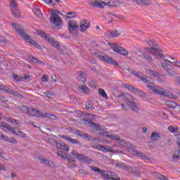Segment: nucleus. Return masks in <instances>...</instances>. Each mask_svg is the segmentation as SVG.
<instances>
[{"mask_svg":"<svg viewBox=\"0 0 180 180\" xmlns=\"http://www.w3.org/2000/svg\"><path fill=\"white\" fill-rule=\"evenodd\" d=\"M167 106H169V108H172L173 109H175V108H176V106L178 108H180L179 105H178L176 103L172 102V101H169L167 103Z\"/></svg>","mask_w":180,"mask_h":180,"instance_id":"48","label":"nucleus"},{"mask_svg":"<svg viewBox=\"0 0 180 180\" xmlns=\"http://www.w3.org/2000/svg\"><path fill=\"white\" fill-rule=\"evenodd\" d=\"M91 26V23L88 20L83 19L80 22V26L79 27V30L82 32V33H84V32H86L89 29V27Z\"/></svg>","mask_w":180,"mask_h":180,"instance_id":"12","label":"nucleus"},{"mask_svg":"<svg viewBox=\"0 0 180 180\" xmlns=\"http://www.w3.org/2000/svg\"><path fill=\"white\" fill-rule=\"evenodd\" d=\"M123 86L124 88H126L128 91H130L136 95H138V96H141V98H146V96H147V94L130 84H125L123 85Z\"/></svg>","mask_w":180,"mask_h":180,"instance_id":"9","label":"nucleus"},{"mask_svg":"<svg viewBox=\"0 0 180 180\" xmlns=\"http://www.w3.org/2000/svg\"><path fill=\"white\" fill-rule=\"evenodd\" d=\"M0 43H4V44H6V39L4 37H0Z\"/></svg>","mask_w":180,"mask_h":180,"instance_id":"63","label":"nucleus"},{"mask_svg":"<svg viewBox=\"0 0 180 180\" xmlns=\"http://www.w3.org/2000/svg\"><path fill=\"white\" fill-rule=\"evenodd\" d=\"M55 143L56 144V148H58V150H64L65 151H68L70 150V146L64 143H58L56 141Z\"/></svg>","mask_w":180,"mask_h":180,"instance_id":"23","label":"nucleus"},{"mask_svg":"<svg viewBox=\"0 0 180 180\" xmlns=\"http://www.w3.org/2000/svg\"><path fill=\"white\" fill-rule=\"evenodd\" d=\"M108 6V2H99V1H95L91 3H90V6L92 8H101V9H103L105 6Z\"/></svg>","mask_w":180,"mask_h":180,"instance_id":"16","label":"nucleus"},{"mask_svg":"<svg viewBox=\"0 0 180 180\" xmlns=\"http://www.w3.org/2000/svg\"><path fill=\"white\" fill-rule=\"evenodd\" d=\"M13 78L15 81H20L22 79V76H19L16 74H13Z\"/></svg>","mask_w":180,"mask_h":180,"instance_id":"55","label":"nucleus"},{"mask_svg":"<svg viewBox=\"0 0 180 180\" xmlns=\"http://www.w3.org/2000/svg\"><path fill=\"white\" fill-rule=\"evenodd\" d=\"M180 158V150H176L173 157H172V161L174 162H176Z\"/></svg>","mask_w":180,"mask_h":180,"instance_id":"38","label":"nucleus"},{"mask_svg":"<svg viewBox=\"0 0 180 180\" xmlns=\"http://www.w3.org/2000/svg\"><path fill=\"white\" fill-rule=\"evenodd\" d=\"M101 60L102 61H104V63H107L108 64H111L112 65H115V66L119 65V63H117L116 60H115L113 58L109 57L107 55L102 56L101 57Z\"/></svg>","mask_w":180,"mask_h":180,"instance_id":"13","label":"nucleus"},{"mask_svg":"<svg viewBox=\"0 0 180 180\" xmlns=\"http://www.w3.org/2000/svg\"><path fill=\"white\" fill-rule=\"evenodd\" d=\"M97 148L101 150V151H103L104 153H113L115 150L112 149L110 146H103L102 145H99L97 146Z\"/></svg>","mask_w":180,"mask_h":180,"instance_id":"25","label":"nucleus"},{"mask_svg":"<svg viewBox=\"0 0 180 180\" xmlns=\"http://www.w3.org/2000/svg\"><path fill=\"white\" fill-rule=\"evenodd\" d=\"M86 109H95V107H94V101H89L86 103Z\"/></svg>","mask_w":180,"mask_h":180,"instance_id":"44","label":"nucleus"},{"mask_svg":"<svg viewBox=\"0 0 180 180\" xmlns=\"http://www.w3.org/2000/svg\"><path fill=\"white\" fill-rule=\"evenodd\" d=\"M37 34H39V36L43 37L44 40H46V41H47V40H49L50 37V34H46V32L40 30H37Z\"/></svg>","mask_w":180,"mask_h":180,"instance_id":"30","label":"nucleus"},{"mask_svg":"<svg viewBox=\"0 0 180 180\" xmlns=\"http://www.w3.org/2000/svg\"><path fill=\"white\" fill-rule=\"evenodd\" d=\"M98 94L105 99H108V94H106V92L105 91V90H103V89H99Z\"/></svg>","mask_w":180,"mask_h":180,"instance_id":"45","label":"nucleus"},{"mask_svg":"<svg viewBox=\"0 0 180 180\" xmlns=\"http://www.w3.org/2000/svg\"><path fill=\"white\" fill-rule=\"evenodd\" d=\"M121 34H122V32L117 30H112L111 32H108L105 33V36H107L108 39H110V37H112V38L119 37V36Z\"/></svg>","mask_w":180,"mask_h":180,"instance_id":"21","label":"nucleus"},{"mask_svg":"<svg viewBox=\"0 0 180 180\" xmlns=\"http://www.w3.org/2000/svg\"><path fill=\"white\" fill-rule=\"evenodd\" d=\"M127 71L129 72V74H132V75H135L136 73L137 72H136V70H134L131 68H128Z\"/></svg>","mask_w":180,"mask_h":180,"instance_id":"59","label":"nucleus"},{"mask_svg":"<svg viewBox=\"0 0 180 180\" xmlns=\"http://www.w3.org/2000/svg\"><path fill=\"white\" fill-rule=\"evenodd\" d=\"M68 29L69 30V33L73 34V36H78V30H79V25L77 24V21H69L68 25Z\"/></svg>","mask_w":180,"mask_h":180,"instance_id":"7","label":"nucleus"},{"mask_svg":"<svg viewBox=\"0 0 180 180\" xmlns=\"http://www.w3.org/2000/svg\"><path fill=\"white\" fill-rule=\"evenodd\" d=\"M129 108L136 114H139V107H137V105H136V103L134 101L129 104Z\"/></svg>","mask_w":180,"mask_h":180,"instance_id":"34","label":"nucleus"},{"mask_svg":"<svg viewBox=\"0 0 180 180\" xmlns=\"http://www.w3.org/2000/svg\"><path fill=\"white\" fill-rule=\"evenodd\" d=\"M77 74L78 81L82 82V84H85L86 82V74L82 71H78Z\"/></svg>","mask_w":180,"mask_h":180,"instance_id":"18","label":"nucleus"},{"mask_svg":"<svg viewBox=\"0 0 180 180\" xmlns=\"http://www.w3.org/2000/svg\"><path fill=\"white\" fill-rule=\"evenodd\" d=\"M66 159L68 160V167L72 169L73 168L78 167V165H77V160L72 159V156H66Z\"/></svg>","mask_w":180,"mask_h":180,"instance_id":"15","label":"nucleus"},{"mask_svg":"<svg viewBox=\"0 0 180 180\" xmlns=\"http://www.w3.org/2000/svg\"><path fill=\"white\" fill-rule=\"evenodd\" d=\"M121 108H122V110H124L125 112H127V107H126V105H124V103H121Z\"/></svg>","mask_w":180,"mask_h":180,"instance_id":"64","label":"nucleus"},{"mask_svg":"<svg viewBox=\"0 0 180 180\" xmlns=\"http://www.w3.org/2000/svg\"><path fill=\"white\" fill-rule=\"evenodd\" d=\"M79 89H81L85 95H89L90 94L89 89L85 85H79Z\"/></svg>","mask_w":180,"mask_h":180,"instance_id":"35","label":"nucleus"},{"mask_svg":"<svg viewBox=\"0 0 180 180\" xmlns=\"http://www.w3.org/2000/svg\"><path fill=\"white\" fill-rule=\"evenodd\" d=\"M46 41H48V43H50V44H51L53 47L57 49V50H59L60 49V45L58 44V41H57L56 39L53 38V37H49Z\"/></svg>","mask_w":180,"mask_h":180,"instance_id":"20","label":"nucleus"},{"mask_svg":"<svg viewBox=\"0 0 180 180\" xmlns=\"http://www.w3.org/2000/svg\"><path fill=\"white\" fill-rule=\"evenodd\" d=\"M123 98H124V99H125V101H127V102L129 103V105L130 103H132L134 101H136V98H134L133 97V96H131V94H129L128 93H124Z\"/></svg>","mask_w":180,"mask_h":180,"instance_id":"28","label":"nucleus"},{"mask_svg":"<svg viewBox=\"0 0 180 180\" xmlns=\"http://www.w3.org/2000/svg\"><path fill=\"white\" fill-rule=\"evenodd\" d=\"M148 74L150 75H152L153 77H158L160 75V73L157 71L149 70L147 71Z\"/></svg>","mask_w":180,"mask_h":180,"instance_id":"50","label":"nucleus"},{"mask_svg":"<svg viewBox=\"0 0 180 180\" xmlns=\"http://www.w3.org/2000/svg\"><path fill=\"white\" fill-rule=\"evenodd\" d=\"M145 43L148 46V49L159 54H162V49L155 42L154 39H148Z\"/></svg>","mask_w":180,"mask_h":180,"instance_id":"5","label":"nucleus"},{"mask_svg":"<svg viewBox=\"0 0 180 180\" xmlns=\"http://www.w3.org/2000/svg\"><path fill=\"white\" fill-rule=\"evenodd\" d=\"M62 139H65L68 141H70V143H72V144H79L80 146H82L81 142L78 141V139H74L70 136H64L63 135Z\"/></svg>","mask_w":180,"mask_h":180,"instance_id":"27","label":"nucleus"},{"mask_svg":"<svg viewBox=\"0 0 180 180\" xmlns=\"http://www.w3.org/2000/svg\"><path fill=\"white\" fill-rule=\"evenodd\" d=\"M29 78H30V75H21V79H29Z\"/></svg>","mask_w":180,"mask_h":180,"instance_id":"61","label":"nucleus"},{"mask_svg":"<svg viewBox=\"0 0 180 180\" xmlns=\"http://www.w3.org/2000/svg\"><path fill=\"white\" fill-rule=\"evenodd\" d=\"M88 124L91 127H94V129H98L99 127V124L92 122L91 120L88 121Z\"/></svg>","mask_w":180,"mask_h":180,"instance_id":"51","label":"nucleus"},{"mask_svg":"<svg viewBox=\"0 0 180 180\" xmlns=\"http://www.w3.org/2000/svg\"><path fill=\"white\" fill-rule=\"evenodd\" d=\"M11 13L14 16V18H20V10H19V7L18 6V3L15 0H11L10 3Z\"/></svg>","mask_w":180,"mask_h":180,"instance_id":"10","label":"nucleus"},{"mask_svg":"<svg viewBox=\"0 0 180 180\" xmlns=\"http://www.w3.org/2000/svg\"><path fill=\"white\" fill-rule=\"evenodd\" d=\"M28 43H30V44H32V46L36 47V49H38L39 50H40V49H41L40 44H37V42L36 41H34V39H30L28 41Z\"/></svg>","mask_w":180,"mask_h":180,"instance_id":"42","label":"nucleus"},{"mask_svg":"<svg viewBox=\"0 0 180 180\" xmlns=\"http://www.w3.org/2000/svg\"><path fill=\"white\" fill-rule=\"evenodd\" d=\"M113 95L115 96V98H122V96H124V94L122 93V91L119 90H115Z\"/></svg>","mask_w":180,"mask_h":180,"instance_id":"47","label":"nucleus"},{"mask_svg":"<svg viewBox=\"0 0 180 180\" xmlns=\"http://www.w3.org/2000/svg\"><path fill=\"white\" fill-rule=\"evenodd\" d=\"M161 65L163 70H165V71L167 72V74H170V75H172L174 72V68H172V65L167 63V61L165 60V62H161Z\"/></svg>","mask_w":180,"mask_h":180,"instance_id":"14","label":"nucleus"},{"mask_svg":"<svg viewBox=\"0 0 180 180\" xmlns=\"http://www.w3.org/2000/svg\"><path fill=\"white\" fill-rule=\"evenodd\" d=\"M179 129L178 127L169 126L168 131H171V133H176Z\"/></svg>","mask_w":180,"mask_h":180,"instance_id":"49","label":"nucleus"},{"mask_svg":"<svg viewBox=\"0 0 180 180\" xmlns=\"http://www.w3.org/2000/svg\"><path fill=\"white\" fill-rule=\"evenodd\" d=\"M117 167H119L120 168H123L124 169H127L129 171V169H131V167L124 165V163H118L117 164Z\"/></svg>","mask_w":180,"mask_h":180,"instance_id":"46","label":"nucleus"},{"mask_svg":"<svg viewBox=\"0 0 180 180\" xmlns=\"http://www.w3.org/2000/svg\"><path fill=\"white\" fill-rule=\"evenodd\" d=\"M39 160L40 161V162L41 164H46V165H48L49 167H51V165L53 164L52 161H50L49 160L46 159H41V158H39Z\"/></svg>","mask_w":180,"mask_h":180,"instance_id":"41","label":"nucleus"},{"mask_svg":"<svg viewBox=\"0 0 180 180\" xmlns=\"http://www.w3.org/2000/svg\"><path fill=\"white\" fill-rule=\"evenodd\" d=\"M151 54L156 58V60H160V58H164V57H165L163 53H158L154 51H152L148 49V48L145 47L144 51L142 52V58L148 61V63H153L154 62V58H153Z\"/></svg>","mask_w":180,"mask_h":180,"instance_id":"1","label":"nucleus"},{"mask_svg":"<svg viewBox=\"0 0 180 180\" xmlns=\"http://www.w3.org/2000/svg\"><path fill=\"white\" fill-rule=\"evenodd\" d=\"M28 116H31L34 117L36 116H41V112L39 110L34 109L33 108H30V111L28 112Z\"/></svg>","mask_w":180,"mask_h":180,"instance_id":"22","label":"nucleus"},{"mask_svg":"<svg viewBox=\"0 0 180 180\" xmlns=\"http://www.w3.org/2000/svg\"><path fill=\"white\" fill-rule=\"evenodd\" d=\"M78 160L81 162H84V164H91L92 162V159L91 158L86 156L84 154H81L78 156Z\"/></svg>","mask_w":180,"mask_h":180,"instance_id":"17","label":"nucleus"},{"mask_svg":"<svg viewBox=\"0 0 180 180\" xmlns=\"http://www.w3.org/2000/svg\"><path fill=\"white\" fill-rule=\"evenodd\" d=\"M6 94L13 95V96H15V98H18L19 99H22L23 98V95L9 88L6 90Z\"/></svg>","mask_w":180,"mask_h":180,"instance_id":"19","label":"nucleus"},{"mask_svg":"<svg viewBox=\"0 0 180 180\" xmlns=\"http://www.w3.org/2000/svg\"><path fill=\"white\" fill-rule=\"evenodd\" d=\"M1 127H4L5 129H7V130H9V131H11V132H12V131L13 130V127H11V126L8 125V124H6V123H2V124H1Z\"/></svg>","mask_w":180,"mask_h":180,"instance_id":"53","label":"nucleus"},{"mask_svg":"<svg viewBox=\"0 0 180 180\" xmlns=\"http://www.w3.org/2000/svg\"><path fill=\"white\" fill-rule=\"evenodd\" d=\"M160 137H161V135L155 131L153 132L150 136V139L152 140H153L154 141H157V140H158V139H160Z\"/></svg>","mask_w":180,"mask_h":180,"instance_id":"40","label":"nucleus"},{"mask_svg":"<svg viewBox=\"0 0 180 180\" xmlns=\"http://www.w3.org/2000/svg\"><path fill=\"white\" fill-rule=\"evenodd\" d=\"M4 141H8V143H12L13 144H18V141L13 137L9 138L8 136H5Z\"/></svg>","mask_w":180,"mask_h":180,"instance_id":"39","label":"nucleus"},{"mask_svg":"<svg viewBox=\"0 0 180 180\" xmlns=\"http://www.w3.org/2000/svg\"><path fill=\"white\" fill-rule=\"evenodd\" d=\"M0 91H2L3 92H5L6 94V91H8V89L5 86H2L0 84Z\"/></svg>","mask_w":180,"mask_h":180,"instance_id":"60","label":"nucleus"},{"mask_svg":"<svg viewBox=\"0 0 180 180\" xmlns=\"http://www.w3.org/2000/svg\"><path fill=\"white\" fill-rule=\"evenodd\" d=\"M72 131H74V134H77V136L82 137V139H85L86 140H88L89 141H95L98 140L97 138H94L92 136H91L79 129L73 128Z\"/></svg>","mask_w":180,"mask_h":180,"instance_id":"8","label":"nucleus"},{"mask_svg":"<svg viewBox=\"0 0 180 180\" xmlns=\"http://www.w3.org/2000/svg\"><path fill=\"white\" fill-rule=\"evenodd\" d=\"M30 58L34 63H36L37 64H39V65H44V62L37 60V58H36V57H34V56H30Z\"/></svg>","mask_w":180,"mask_h":180,"instance_id":"43","label":"nucleus"},{"mask_svg":"<svg viewBox=\"0 0 180 180\" xmlns=\"http://www.w3.org/2000/svg\"><path fill=\"white\" fill-rule=\"evenodd\" d=\"M147 87L150 89V91H152V92H154L156 95H160L163 96H171V91L169 90H165L164 89L153 85H147Z\"/></svg>","mask_w":180,"mask_h":180,"instance_id":"4","label":"nucleus"},{"mask_svg":"<svg viewBox=\"0 0 180 180\" xmlns=\"http://www.w3.org/2000/svg\"><path fill=\"white\" fill-rule=\"evenodd\" d=\"M51 79H53V82H57L58 81V77L56 75H51Z\"/></svg>","mask_w":180,"mask_h":180,"instance_id":"62","label":"nucleus"},{"mask_svg":"<svg viewBox=\"0 0 180 180\" xmlns=\"http://www.w3.org/2000/svg\"><path fill=\"white\" fill-rule=\"evenodd\" d=\"M133 155H136V157H141V158H143V160H146V161H150V158L146 156L144 153L139 152V150L134 149Z\"/></svg>","mask_w":180,"mask_h":180,"instance_id":"26","label":"nucleus"},{"mask_svg":"<svg viewBox=\"0 0 180 180\" xmlns=\"http://www.w3.org/2000/svg\"><path fill=\"white\" fill-rule=\"evenodd\" d=\"M107 137H108L109 139H112V140H117L120 141V143H122V144H126V141L124 140H122L120 139V137L119 136H116V135H112V134H109L107 135Z\"/></svg>","mask_w":180,"mask_h":180,"instance_id":"32","label":"nucleus"},{"mask_svg":"<svg viewBox=\"0 0 180 180\" xmlns=\"http://www.w3.org/2000/svg\"><path fill=\"white\" fill-rule=\"evenodd\" d=\"M90 169L94 172H98V175L105 178L104 180H120V178L117 175L108 171L101 170L99 167L90 166Z\"/></svg>","mask_w":180,"mask_h":180,"instance_id":"2","label":"nucleus"},{"mask_svg":"<svg viewBox=\"0 0 180 180\" xmlns=\"http://www.w3.org/2000/svg\"><path fill=\"white\" fill-rule=\"evenodd\" d=\"M11 133L13 134H16V136H19L20 137H22V139H26L27 137L26 136V134H25L23 131L16 130L15 128H13V130L11 131Z\"/></svg>","mask_w":180,"mask_h":180,"instance_id":"31","label":"nucleus"},{"mask_svg":"<svg viewBox=\"0 0 180 180\" xmlns=\"http://www.w3.org/2000/svg\"><path fill=\"white\" fill-rule=\"evenodd\" d=\"M108 6H110V8H116L117 6V3L116 1H108Z\"/></svg>","mask_w":180,"mask_h":180,"instance_id":"54","label":"nucleus"},{"mask_svg":"<svg viewBox=\"0 0 180 180\" xmlns=\"http://www.w3.org/2000/svg\"><path fill=\"white\" fill-rule=\"evenodd\" d=\"M72 155H73L74 157H75V158H77V160H78V157H79V155H80L81 154L78 153V152H77V150H73L72 151Z\"/></svg>","mask_w":180,"mask_h":180,"instance_id":"57","label":"nucleus"},{"mask_svg":"<svg viewBox=\"0 0 180 180\" xmlns=\"http://www.w3.org/2000/svg\"><path fill=\"white\" fill-rule=\"evenodd\" d=\"M6 122H9L12 124H15V126H19V120H15L12 117H6Z\"/></svg>","mask_w":180,"mask_h":180,"instance_id":"36","label":"nucleus"},{"mask_svg":"<svg viewBox=\"0 0 180 180\" xmlns=\"http://www.w3.org/2000/svg\"><path fill=\"white\" fill-rule=\"evenodd\" d=\"M90 86H91V88H96V82L94 81V80H91L90 82Z\"/></svg>","mask_w":180,"mask_h":180,"instance_id":"58","label":"nucleus"},{"mask_svg":"<svg viewBox=\"0 0 180 180\" xmlns=\"http://www.w3.org/2000/svg\"><path fill=\"white\" fill-rule=\"evenodd\" d=\"M32 11L34 15H37L39 18H41V11L40 8H34Z\"/></svg>","mask_w":180,"mask_h":180,"instance_id":"52","label":"nucleus"},{"mask_svg":"<svg viewBox=\"0 0 180 180\" xmlns=\"http://www.w3.org/2000/svg\"><path fill=\"white\" fill-rule=\"evenodd\" d=\"M137 5H141L142 6H149L151 5V1L150 0H133Z\"/></svg>","mask_w":180,"mask_h":180,"instance_id":"24","label":"nucleus"},{"mask_svg":"<svg viewBox=\"0 0 180 180\" xmlns=\"http://www.w3.org/2000/svg\"><path fill=\"white\" fill-rule=\"evenodd\" d=\"M154 176L157 178V179H160V180H169L168 176H165L160 173L158 172H153Z\"/></svg>","mask_w":180,"mask_h":180,"instance_id":"33","label":"nucleus"},{"mask_svg":"<svg viewBox=\"0 0 180 180\" xmlns=\"http://www.w3.org/2000/svg\"><path fill=\"white\" fill-rule=\"evenodd\" d=\"M50 21L53 23L55 29H61L63 27V20H61V17L56 13H52L50 17Z\"/></svg>","mask_w":180,"mask_h":180,"instance_id":"6","label":"nucleus"},{"mask_svg":"<svg viewBox=\"0 0 180 180\" xmlns=\"http://www.w3.org/2000/svg\"><path fill=\"white\" fill-rule=\"evenodd\" d=\"M93 131L97 134H106L108 133L106 128L102 125H98V129H94Z\"/></svg>","mask_w":180,"mask_h":180,"instance_id":"29","label":"nucleus"},{"mask_svg":"<svg viewBox=\"0 0 180 180\" xmlns=\"http://www.w3.org/2000/svg\"><path fill=\"white\" fill-rule=\"evenodd\" d=\"M19 109L22 111V113H26V115H29V112L30 111V108H27L26 105H20Z\"/></svg>","mask_w":180,"mask_h":180,"instance_id":"37","label":"nucleus"},{"mask_svg":"<svg viewBox=\"0 0 180 180\" xmlns=\"http://www.w3.org/2000/svg\"><path fill=\"white\" fill-rule=\"evenodd\" d=\"M134 75L137 77V78H139L140 81H144V77H141V75L140 74V72H136Z\"/></svg>","mask_w":180,"mask_h":180,"instance_id":"56","label":"nucleus"},{"mask_svg":"<svg viewBox=\"0 0 180 180\" xmlns=\"http://www.w3.org/2000/svg\"><path fill=\"white\" fill-rule=\"evenodd\" d=\"M110 46L114 51L119 53L121 56H128L129 52L124 48L119 46L117 44H110Z\"/></svg>","mask_w":180,"mask_h":180,"instance_id":"11","label":"nucleus"},{"mask_svg":"<svg viewBox=\"0 0 180 180\" xmlns=\"http://www.w3.org/2000/svg\"><path fill=\"white\" fill-rule=\"evenodd\" d=\"M11 26H13V29L15 30V32L20 34L21 39H23V40H25V41H29L30 40L31 38L29 34H27V31L25 30L23 26L18 25L15 22H12Z\"/></svg>","mask_w":180,"mask_h":180,"instance_id":"3","label":"nucleus"}]
</instances>
